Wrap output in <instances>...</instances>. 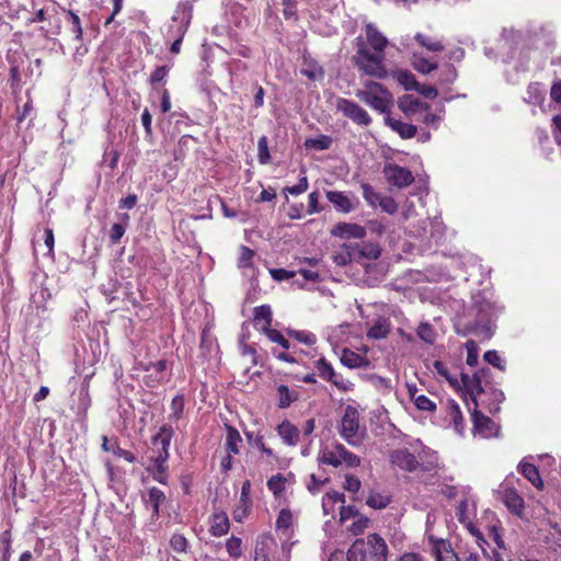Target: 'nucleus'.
<instances>
[{
  "mask_svg": "<svg viewBox=\"0 0 561 561\" xmlns=\"http://www.w3.org/2000/svg\"><path fill=\"white\" fill-rule=\"evenodd\" d=\"M288 334L306 345H313L317 342L316 335L309 331L289 330Z\"/></svg>",
  "mask_w": 561,
  "mask_h": 561,
  "instance_id": "nucleus-39",
  "label": "nucleus"
},
{
  "mask_svg": "<svg viewBox=\"0 0 561 561\" xmlns=\"http://www.w3.org/2000/svg\"><path fill=\"white\" fill-rule=\"evenodd\" d=\"M436 561H460L458 556L444 545L443 550L436 549Z\"/></svg>",
  "mask_w": 561,
  "mask_h": 561,
  "instance_id": "nucleus-53",
  "label": "nucleus"
},
{
  "mask_svg": "<svg viewBox=\"0 0 561 561\" xmlns=\"http://www.w3.org/2000/svg\"><path fill=\"white\" fill-rule=\"evenodd\" d=\"M360 485H362V483H360L359 479L356 478L355 476H352V474L345 476L344 489L346 491L356 493L359 491Z\"/></svg>",
  "mask_w": 561,
  "mask_h": 561,
  "instance_id": "nucleus-57",
  "label": "nucleus"
},
{
  "mask_svg": "<svg viewBox=\"0 0 561 561\" xmlns=\"http://www.w3.org/2000/svg\"><path fill=\"white\" fill-rule=\"evenodd\" d=\"M336 110L358 125L368 126L371 123L367 111L347 99L339 98L336 101Z\"/></svg>",
  "mask_w": 561,
  "mask_h": 561,
  "instance_id": "nucleus-8",
  "label": "nucleus"
},
{
  "mask_svg": "<svg viewBox=\"0 0 561 561\" xmlns=\"http://www.w3.org/2000/svg\"><path fill=\"white\" fill-rule=\"evenodd\" d=\"M546 90L540 83H530L527 89L526 101L531 104H542L545 100Z\"/></svg>",
  "mask_w": 561,
  "mask_h": 561,
  "instance_id": "nucleus-30",
  "label": "nucleus"
},
{
  "mask_svg": "<svg viewBox=\"0 0 561 561\" xmlns=\"http://www.w3.org/2000/svg\"><path fill=\"white\" fill-rule=\"evenodd\" d=\"M415 91L427 99H435L438 95L436 88L421 83L417 84Z\"/></svg>",
  "mask_w": 561,
  "mask_h": 561,
  "instance_id": "nucleus-62",
  "label": "nucleus"
},
{
  "mask_svg": "<svg viewBox=\"0 0 561 561\" xmlns=\"http://www.w3.org/2000/svg\"><path fill=\"white\" fill-rule=\"evenodd\" d=\"M330 144L331 139L329 137L322 136L317 139L307 140L306 146L316 148L318 150H324L329 148Z\"/></svg>",
  "mask_w": 561,
  "mask_h": 561,
  "instance_id": "nucleus-58",
  "label": "nucleus"
},
{
  "mask_svg": "<svg viewBox=\"0 0 561 561\" xmlns=\"http://www.w3.org/2000/svg\"><path fill=\"white\" fill-rule=\"evenodd\" d=\"M340 359L344 366H346L351 369L362 368V367L366 368L369 366V360L367 359V357L365 355L356 353L348 348L343 350Z\"/></svg>",
  "mask_w": 561,
  "mask_h": 561,
  "instance_id": "nucleus-18",
  "label": "nucleus"
},
{
  "mask_svg": "<svg viewBox=\"0 0 561 561\" xmlns=\"http://www.w3.org/2000/svg\"><path fill=\"white\" fill-rule=\"evenodd\" d=\"M353 250L355 254V261H360L362 259L368 260H377L380 255V248L378 244L373 242H367L364 244H353Z\"/></svg>",
  "mask_w": 561,
  "mask_h": 561,
  "instance_id": "nucleus-19",
  "label": "nucleus"
},
{
  "mask_svg": "<svg viewBox=\"0 0 561 561\" xmlns=\"http://www.w3.org/2000/svg\"><path fill=\"white\" fill-rule=\"evenodd\" d=\"M339 433L341 437L351 446L358 447L366 436V428L359 424V413L347 405L341 420Z\"/></svg>",
  "mask_w": 561,
  "mask_h": 561,
  "instance_id": "nucleus-4",
  "label": "nucleus"
},
{
  "mask_svg": "<svg viewBox=\"0 0 561 561\" xmlns=\"http://www.w3.org/2000/svg\"><path fill=\"white\" fill-rule=\"evenodd\" d=\"M398 107L404 113L405 116H413L417 112H427L430 105L414 99L412 95H404L398 102Z\"/></svg>",
  "mask_w": 561,
  "mask_h": 561,
  "instance_id": "nucleus-15",
  "label": "nucleus"
},
{
  "mask_svg": "<svg viewBox=\"0 0 561 561\" xmlns=\"http://www.w3.org/2000/svg\"><path fill=\"white\" fill-rule=\"evenodd\" d=\"M518 470L535 488H543V482L540 478L538 468L535 465L529 462H520Z\"/></svg>",
  "mask_w": 561,
  "mask_h": 561,
  "instance_id": "nucleus-23",
  "label": "nucleus"
},
{
  "mask_svg": "<svg viewBox=\"0 0 561 561\" xmlns=\"http://www.w3.org/2000/svg\"><path fill=\"white\" fill-rule=\"evenodd\" d=\"M365 34L369 47L358 38L357 49L352 61L364 75L385 79L388 77L385 66V49L389 44L388 38L373 23L365 25Z\"/></svg>",
  "mask_w": 561,
  "mask_h": 561,
  "instance_id": "nucleus-1",
  "label": "nucleus"
},
{
  "mask_svg": "<svg viewBox=\"0 0 561 561\" xmlns=\"http://www.w3.org/2000/svg\"><path fill=\"white\" fill-rule=\"evenodd\" d=\"M331 234L342 239H363L366 229L358 224L340 222L332 228Z\"/></svg>",
  "mask_w": 561,
  "mask_h": 561,
  "instance_id": "nucleus-12",
  "label": "nucleus"
},
{
  "mask_svg": "<svg viewBox=\"0 0 561 561\" xmlns=\"http://www.w3.org/2000/svg\"><path fill=\"white\" fill-rule=\"evenodd\" d=\"M193 16V7L188 3H181L178 5L175 13L172 18L173 24L169 27L168 34L175 37L170 50L173 54H179L183 37L188 28Z\"/></svg>",
  "mask_w": 561,
  "mask_h": 561,
  "instance_id": "nucleus-6",
  "label": "nucleus"
},
{
  "mask_svg": "<svg viewBox=\"0 0 561 561\" xmlns=\"http://www.w3.org/2000/svg\"><path fill=\"white\" fill-rule=\"evenodd\" d=\"M278 393V408L286 409L290 405L293 401L297 399V394L291 392L289 388L285 385H280L277 388Z\"/></svg>",
  "mask_w": 561,
  "mask_h": 561,
  "instance_id": "nucleus-34",
  "label": "nucleus"
},
{
  "mask_svg": "<svg viewBox=\"0 0 561 561\" xmlns=\"http://www.w3.org/2000/svg\"><path fill=\"white\" fill-rule=\"evenodd\" d=\"M369 519L367 517L360 516L356 520H354L350 527V531L353 535H360L368 527Z\"/></svg>",
  "mask_w": 561,
  "mask_h": 561,
  "instance_id": "nucleus-56",
  "label": "nucleus"
},
{
  "mask_svg": "<svg viewBox=\"0 0 561 561\" xmlns=\"http://www.w3.org/2000/svg\"><path fill=\"white\" fill-rule=\"evenodd\" d=\"M229 530V519L226 513H215L211 516V524L209 531L213 536L221 537Z\"/></svg>",
  "mask_w": 561,
  "mask_h": 561,
  "instance_id": "nucleus-22",
  "label": "nucleus"
},
{
  "mask_svg": "<svg viewBox=\"0 0 561 561\" xmlns=\"http://www.w3.org/2000/svg\"><path fill=\"white\" fill-rule=\"evenodd\" d=\"M250 492L251 482L247 480L242 483L239 504L237 505L232 513L234 520L238 523H241L250 514L252 504L250 499Z\"/></svg>",
  "mask_w": 561,
  "mask_h": 561,
  "instance_id": "nucleus-13",
  "label": "nucleus"
},
{
  "mask_svg": "<svg viewBox=\"0 0 561 561\" xmlns=\"http://www.w3.org/2000/svg\"><path fill=\"white\" fill-rule=\"evenodd\" d=\"M184 409V400L182 397H175L171 402V413L169 415L170 420L178 421Z\"/></svg>",
  "mask_w": 561,
  "mask_h": 561,
  "instance_id": "nucleus-46",
  "label": "nucleus"
},
{
  "mask_svg": "<svg viewBox=\"0 0 561 561\" xmlns=\"http://www.w3.org/2000/svg\"><path fill=\"white\" fill-rule=\"evenodd\" d=\"M164 501L165 495L160 489L153 486L148 490V497L146 500V504L148 507L152 510V516L158 517L159 507Z\"/></svg>",
  "mask_w": 561,
  "mask_h": 561,
  "instance_id": "nucleus-26",
  "label": "nucleus"
},
{
  "mask_svg": "<svg viewBox=\"0 0 561 561\" xmlns=\"http://www.w3.org/2000/svg\"><path fill=\"white\" fill-rule=\"evenodd\" d=\"M467 348V364L474 366L478 363V345L474 341L466 342Z\"/></svg>",
  "mask_w": 561,
  "mask_h": 561,
  "instance_id": "nucleus-49",
  "label": "nucleus"
},
{
  "mask_svg": "<svg viewBox=\"0 0 561 561\" xmlns=\"http://www.w3.org/2000/svg\"><path fill=\"white\" fill-rule=\"evenodd\" d=\"M272 538L264 536L255 546V557L268 558L270 546L273 545Z\"/></svg>",
  "mask_w": 561,
  "mask_h": 561,
  "instance_id": "nucleus-45",
  "label": "nucleus"
},
{
  "mask_svg": "<svg viewBox=\"0 0 561 561\" xmlns=\"http://www.w3.org/2000/svg\"><path fill=\"white\" fill-rule=\"evenodd\" d=\"M239 443H241V436H240L239 432L234 427L229 426L227 430V436H226L227 453L230 455L239 454V447H238Z\"/></svg>",
  "mask_w": 561,
  "mask_h": 561,
  "instance_id": "nucleus-32",
  "label": "nucleus"
},
{
  "mask_svg": "<svg viewBox=\"0 0 561 561\" xmlns=\"http://www.w3.org/2000/svg\"><path fill=\"white\" fill-rule=\"evenodd\" d=\"M272 319H273V313H272V309L268 305H262V306L254 308V317H253L254 323H255V325H260L261 323H263L261 327V330L263 332H266L268 329H272L271 328Z\"/></svg>",
  "mask_w": 561,
  "mask_h": 561,
  "instance_id": "nucleus-20",
  "label": "nucleus"
},
{
  "mask_svg": "<svg viewBox=\"0 0 561 561\" xmlns=\"http://www.w3.org/2000/svg\"><path fill=\"white\" fill-rule=\"evenodd\" d=\"M472 421H473L474 427L479 432L483 433L485 436H490L493 434V431L495 427L494 422L490 417L485 416L483 413L479 412L476 409L472 413Z\"/></svg>",
  "mask_w": 561,
  "mask_h": 561,
  "instance_id": "nucleus-25",
  "label": "nucleus"
},
{
  "mask_svg": "<svg viewBox=\"0 0 561 561\" xmlns=\"http://www.w3.org/2000/svg\"><path fill=\"white\" fill-rule=\"evenodd\" d=\"M414 69L421 73L428 75L437 69V64L427 60L426 58H415L413 62Z\"/></svg>",
  "mask_w": 561,
  "mask_h": 561,
  "instance_id": "nucleus-38",
  "label": "nucleus"
},
{
  "mask_svg": "<svg viewBox=\"0 0 561 561\" xmlns=\"http://www.w3.org/2000/svg\"><path fill=\"white\" fill-rule=\"evenodd\" d=\"M172 436V426L168 424L162 425L152 438L156 449H152V454L148 457L149 463L147 465V471L156 481L162 484H165L168 479L167 460L169 458V447Z\"/></svg>",
  "mask_w": 561,
  "mask_h": 561,
  "instance_id": "nucleus-2",
  "label": "nucleus"
},
{
  "mask_svg": "<svg viewBox=\"0 0 561 561\" xmlns=\"http://www.w3.org/2000/svg\"><path fill=\"white\" fill-rule=\"evenodd\" d=\"M332 260L339 266H345L355 261L353 244H343L340 250L333 253Z\"/></svg>",
  "mask_w": 561,
  "mask_h": 561,
  "instance_id": "nucleus-28",
  "label": "nucleus"
},
{
  "mask_svg": "<svg viewBox=\"0 0 561 561\" xmlns=\"http://www.w3.org/2000/svg\"><path fill=\"white\" fill-rule=\"evenodd\" d=\"M378 205L380 206V208L388 213V214H394L398 209V204L396 203V201L390 197V196H381L379 202H378Z\"/></svg>",
  "mask_w": 561,
  "mask_h": 561,
  "instance_id": "nucleus-51",
  "label": "nucleus"
},
{
  "mask_svg": "<svg viewBox=\"0 0 561 561\" xmlns=\"http://www.w3.org/2000/svg\"><path fill=\"white\" fill-rule=\"evenodd\" d=\"M126 231L125 225L122 224H114L110 229V240L113 244H116L119 242L122 237L124 236Z\"/></svg>",
  "mask_w": 561,
  "mask_h": 561,
  "instance_id": "nucleus-54",
  "label": "nucleus"
},
{
  "mask_svg": "<svg viewBox=\"0 0 561 561\" xmlns=\"http://www.w3.org/2000/svg\"><path fill=\"white\" fill-rule=\"evenodd\" d=\"M364 89L355 92L356 98L380 113H387L393 103L392 94L380 83L371 80L363 82Z\"/></svg>",
  "mask_w": 561,
  "mask_h": 561,
  "instance_id": "nucleus-3",
  "label": "nucleus"
},
{
  "mask_svg": "<svg viewBox=\"0 0 561 561\" xmlns=\"http://www.w3.org/2000/svg\"><path fill=\"white\" fill-rule=\"evenodd\" d=\"M360 187L363 191V197L370 206L378 204L381 195L378 194L371 185L368 183H362Z\"/></svg>",
  "mask_w": 561,
  "mask_h": 561,
  "instance_id": "nucleus-40",
  "label": "nucleus"
},
{
  "mask_svg": "<svg viewBox=\"0 0 561 561\" xmlns=\"http://www.w3.org/2000/svg\"><path fill=\"white\" fill-rule=\"evenodd\" d=\"M416 333L417 336L427 344H434L436 340V333L433 327L427 322L420 323Z\"/></svg>",
  "mask_w": 561,
  "mask_h": 561,
  "instance_id": "nucleus-35",
  "label": "nucleus"
},
{
  "mask_svg": "<svg viewBox=\"0 0 561 561\" xmlns=\"http://www.w3.org/2000/svg\"><path fill=\"white\" fill-rule=\"evenodd\" d=\"M328 201L334 208L343 214H348L356 208L357 199L351 198L346 193L339 191H328L325 193Z\"/></svg>",
  "mask_w": 561,
  "mask_h": 561,
  "instance_id": "nucleus-11",
  "label": "nucleus"
},
{
  "mask_svg": "<svg viewBox=\"0 0 561 561\" xmlns=\"http://www.w3.org/2000/svg\"><path fill=\"white\" fill-rule=\"evenodd\" d=\"M226 548L228 553L233 557L238 558L241 554V539L237 537H231L226 542Z\"/></svg>",
  "mask_w": 561,
  "mask_h": 561,
  "instance_id": "nucleus-50",
  "label": "nucleus"
},
{
  "mask_svg": "<svg viewBox=\"0 0 561 561\" xmlns=\"http://www.w3.org/2000/svg\"><path fill=\"white\" fill-rule=\"evenodd\" d=\"M285 481L282 474L272 476L267 481V488L274 495L278 496L285 490Z\"/></svg>",
  "mask_w": 561,
  "mask_h": 561,
  "instance_id": "nucleus-37",
  "label": "nucleus"
},
{
  "mask_svg": "<svg viewBox=\"0 0 561 561\" xmlns=\"http://www.w3.org/2000/svg\"><path fill=\"white\" fill-rule=\"evenodd\" d=\"M278 435L289 446H295L299 439V430L285 421L277 427Z\"/></svg>",
  "mask_w": 561,
  "mask_h": 561,
  "instance_id": "nucleus-24",
  "label": "nucleus"
},
{
  "mask_svg": "<svg viewBox=\"0 0 561 561\" xmlns=\"http://www.w3.org/2000/svg\"><path fill=\"white\" fill-rule=\"evenodd\" d=\"M385 124L387 126H389L393 131L399 134V136L402 139H411L417 133V128L415 125H412L409 123H403V122L396 119L393 117H390V116H387L385 118Z\"/></svg>",
  "mask_w": 561,
  "mask_h": 561,
  "instance_id": "nucleus-16",
  "label": "nucleus"
},
{
  "mask_svg": "<svg viewBox=\"0 0 561 561\" xmlns=\"http://www.w3.org/2000/svg\"><path fill=\"white\" fill-rule=\"evenodd\" d=\"M316 369L320 378L332 382L340 390L347 391L351 389L352 383L336 374L332 365L324 358H320L316 362Z\"/></svg>",
  "mask_w": 561,
  "mask_h": 561,
  "instance_id": "nucleus-10",
  "label": "nucleus"
},
{
  "mask_svg": "<svg viewBox=\"0 0 561 561\" xmlns=\"http://www.w3.org/2000/svg\"><path fill=\"white\" fill-rule=\"evenodd\" d=\"M393 78L405 89V90H414L416 89L419 82L416 81L414 75L409 70H397L393 73Z\"/></svg>",
  "mask_w": 561,
  "mask_h": 561,
  "instance_id": "nucleus-29",
  "label": "nucleus"
},
{
  "mask_svg": "<svg viewBox=\"0 0 561 561\" xmlns=\"http://www.w3.org/2000/svg\"><path fill=\"white\" fill-rule=\"evenodd\" d=\"M270 273H271L272 277L278 282L290 279L296 275V272L287 271L285 268L271 270Z\"/></svg>",
  "mask_w": 561,
  "mask_h": 561,
  "instance_id": "nucleus-59",
  "label": "nucleus"
},
{
  "mask_svg": "<svg viewBox=\"0 0 561 561\" xmlns=\"http://www.w3.org/2000/svg\"><path fill=\"white\" fill-rule=\"evenodd\" d=\"M366 550L365 542L363 539H357L350 547L346 556L347 561H365Z\"/></svg>",
  "mask_w": 561,
  "mask_h": 561,
  "instance_id": "nucleus-31",
  "label": "nucleus"
},
{
  "mask_svg": "<svg viewBox=\"0 0 561 561\" xmlns=\"http://www.w3.org/2000/svg\"><path fill=\"white\" fill-rule=\"evenodd\" d=\"M318 460L324 465L340 467L342 463L354 468L360 465V459L355 454L345 448L344 445L336 443L331 449H324L318 457Z\"/></svg>",
  "mask_w": 561,
  "mask_h": 561,
  "instance_id": "nucleus-7",
  "label": "nucleus"
},
{
  "mask_svg": "<svg viewBox=\"0 0 561 561\" xmlns=\"http://www.w3.org/2000/svg\"><path fill=\"white\" fill-rule=\"evenodd\" d=\"M425 447L420 440L411 444L410 447H403L394 449L390 453L389 459L392 466L408 472L417 470L421 461L423 460V454H425Z\"/></svg>",
  "mask_w": 561,
  "mask_h": 561,
  "instance_id": "nucleus-5",
  "label": "nucleus"
},
{
  "mask_svg": "<svg viewBox=\"0 0 561 561\" xmlns=\"http://www.w3.org/2000/svg\"><path fill=\"white\" fill-rule=\"evenodd\" d=\"M484 360L499 369H504L502 365V358L496 351L485 352Z\"/></svg>",
  "mask_w": 561,
  "mask_h": 561,
  "instance_id": "nucleus-60",
  "label": "nucleus"
},
{
  "mask_svg": "<svg viewBox=\"0 0 561 561\" xmlns=\"http://www.w3.org/2000/svg\"><path fill=\"white\" fill-rule=\"evenodd\" d=\"M505 506L515 515L522 516L524 500L514 489H505L502 495Z\"/></svg>",
  "mask_w": 561,
  "mask_h": 561,
  "instance_id": "nucleus-17",
  "label": "nucleus"
},
{
  "mask_svg": "<svg viewBox=\"0 0 561 561\" xmlns=\"http://www.w3.org/2000/svg\"><path fill=\"white\" fill-rule=\"evenodd\" d=\"M254 252L248 247H241L239 263L241 266H250Z\"/></svg>",
  "mask_w": 561,
  "mask_h": 561,
  "instance_id": "nucleus-63",
  "label": "nucleus"
},
{
  "mask_svg": "<svg viewBox=\"0 0 561 561\" xmlns=\"http://www.w3.org/2000/svg\"><path fill=\"white\" fill-rule=\"evenodd\" d=\"M462 382L467 393L470 396L474 408L478 407V397L483 392L481 379L474 375L472 378L462 376Z\"/></svg>",
  "mask_w": 561,
  "mask_h": 561,
  "instance_id": "nucleus-21",
  "label": "nucleus"
},
{
  "mask_svg": "<svg viewBox=\"0 0 561 561\" xmlns=\"http://www.w3.org/2000/svg\"><path fill=\"white\" fill-rule=\"evenodd\" d=\"M415 41L424 48H426L430 51H442L444 49V45L440 41L434 39L427 35H424L422 33H417L415 35Z\"/></svg>",
  "mask_w": 561,
  "mask_h": 561,
  "instance_id": "nucleus-33",
  "label": "nucleus"
},
{
  "mask_svg": "<svg viewBox=\"0 0 561 561\" xmlns=\"http://www.w3.org/2000/svg\"><path fill=\"white\" fill-rule=\"evenodd\" d=\"M308 190V180L306 176H301L298 184L294 186L285 187L284 192L291 195H299Z\"/></svg>",
  "mask_w": 561,
  "mask_h": 561,
  "instance_id": "nucleus-55",
  "label": "nucleus"
},
{
  "mask_svg": "<svg viewBox=\"0 0 561 561\" xmlns=\"http://www.w3.org/2000/svg\"><path fill=\"white\" fill-rule=\"evenodd\" d=\"M293 515L290 511L283 508L276 519V528L287 530L291 526Z\"/></svg>",
  "mask_w": 561,
  "mask_h": 561,
  "instance_id": "nucleus-43",
  "label": "nucleus"
},
{
  "mask_svg": "<svg viewBox=\"0 0 561 561\" xmlns=\"http://www.w3.org/2000/svg\"><path fill=\"white\" fill-rule=\"evenodd\" d=\"M169 72V68L167 66L158 67L150 76V82L152 84L162 81Z\"/></svg>",
  "mask_w": 561,
  "mask_h": 561,
  "instance_id": "nucleus-64",
  "label": "nucleus"
},
{
  "mask_svg": "<svg viewBox=\"0 0 561 561\" xmlns=\"http://www.w3.org/2000/svg\"><path fill=\"white\" fill-rule=\"evenodd\" d=\"M412 397L414 399V404L419 410L427 411V412H433L436 410V404L431 399H428L426 396L420 394V396L414 397L412 394Z\"/></svg>",
  "mask_w": 561,
  "mask_h": 561,
  "instance_id": "nucleus-42",
  "label": "nucleus"
},
{
  "mask_svg": "<svg viewBox=\"0 0 561 561\" xmlns=\"http://www.w3.org/2000/svg\"><path fill=\"white\" fill-rule=\"evenodd\" d=\"M390 332V323L385 318H378L368 330L367 336L374 340L385 339Z\"/></svg>",
  "mask_w": 561,
  "mask_h": 561,
  "instance_id": "nucleus-27",
  "label": "nucleus"
},
{
  "mask_svg": "<svg viewBox=\"0 0 561 561\" xmlns=\"http://www.w3.org/2000/svg\"><path fill=\"white\" fill-rule=\"evenodd\" d=\"M390 499L380 493H370L366 500V504L373 508L381 510L388 506Z\"/></svg>",
  "mask_w": 561,
  "mask_h": 561,
  "instance_id": "nucleus-36",
  "label": "nucleus"
},
{
  "mask_svg": "<svg viewBox=\"0 0 561 561\" xmlns=\"http://www.w3.org/2000/svg\"><path fill=\"white\" fill-rule=\"evenodd\" d=\"M382 173L388 183L398 188L407 187L414 182L412 172L398 164L388 163L383 167Z\"/></svg>",
  "mask_w": 561,
  "mask_h": 561,
  "instance_id": "nucleus-9",
  "label": "nucleus"
},
{
  "mask_svg": "<svg viewBox=\"0 0 561 561\" xmlns=\"http://www.w3.org/2000/svg\"><path fill=\"white\" fill-rule=\"evenodd\" d=\"M457 79V70L456 68L448 64L444 67L440 73V81L443 83H453Z\"/></svg>",
  "mask_w": 561,
  "mask_h": 561,
  "instance_id": "nucleus-52",
  "label": "nucleus"
},
{
  "mask_svg": "<svg viewBox=\"0 0 561 561\" xmlns=\"http://www.w3.org/2000/svg\"><path fill=\"white\" fill-rule=\"evenodd\" d=\"M319 193L318 192H312L309 194L308 196V210L307 213L309 215H312V214H316V213H319L321 210V208L319 207Z\"/></svg>",
  "mask_w": 561,
  "mask_h": 561,
  "instance_id": "nucleus-61",
  "label": "nucleus"
},
{
  "mask_svg": "<svg viewBox=\"0 0 561 561\" xmlns=\"http://www.w3.org/2000/svg\"><path fill=\"white\" fill-rule=\"evenodd\" d=\"M170 545L175 552H185L188 543L183 535L174 534L170 539Z\"/></svg>",
  "mask_w": 561,
  "mask_h": 561,
  "instance_id": "nucleus-48",
  "label": "nucleus"
},
{
  "mask_svg": "<svg viewBox=\"0 0 561 561\" xmlns=\"http://www.w3.org/2000/svg\"><path fill=\"white\" fill-rule=\"evenodd\" d=\"M264 334L268 337V340L273 343H277L285 351L290 347L288 340L276 329H268Z\"/></svg>",
  "mask_w": 561,
  "mask_h": 561,
  "instance_id": "nucleus-41",
  "label": "nucleus"
},
{
  "mask_svg": "<svg viewBox=\"0 0 561 561\" xmlns=\"http://www.w3.org/2000/svg\"><path fill=\"white\" fill-rule=\"evenodd\" d=\"M259 161L261 164H265L270 160L268 141L266 136H262L257 142Z\"/></svg>",
  "mask_w": 561,
  "mask_h": 561,
  "instance_id": "nucleus-44",
  "label": "nucleus"
},
{
  "mask_svg": "<svg viewBox=\"0 0 561 561\" xmlns=\"http://www.w3.org/2000/svg\"><path fill=\"white\" fill-rule=\"evenodd\" d=\"M367 545L370 548V556L375 561H387L388 546L378 534L367 536Z\"/></svg>",
  "mask_w": 561,
  "mask_h": 561,
  "instance_id": "nucleus-14",
  "label": "nucleus"
},
{
  "mask_svg": "<svg viewBox=\"0 0 561 561\" xmlns=\"http://www.w3.org/2000/svg\"><path fill=\"white\" fill-rule=\"evenodd\" d=\"M68 22L71 24V32L75 34L76 39L82 38V27L80 18L72 11H68Z\"/></svg>",
  "mask_w": 561,
  "mask_h": 561,
  "instance_id": "nucleus-47",
  "label": "nucleus"
}]
</instances>
